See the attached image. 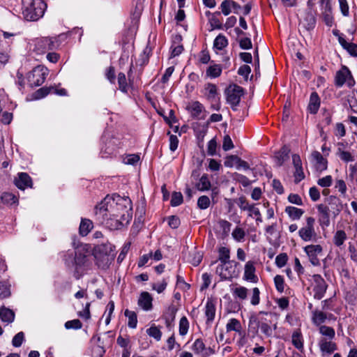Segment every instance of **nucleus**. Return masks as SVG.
Listing matches in <instances>:
<instances>
[{
  "instance_id": "obj_1",
  "label": "nucleus",
  "mask_w": 357,
  "mask_h": 357,
  "mask_svg": "<svg viewBox=\"0 0 357 357\" xmlns=\"http://www.w3.org/2000/svg\"><path fill=\"white\" fill-rule=\"evenodd\" d=\"M86 246H79L74 252L68 251L63 256L66 266L74 268L73 275L76 279H79L92 266L93 256Z\"/></svg>"
},
{
  "instance_id": "obj_2",
  "label": "nucleus",
  "mask_w": 357,
  "mask_h": 357,
  "mask_svg": "<svg viewBox=\"0 0 357 357\" xmlns=\"http://www.w3.org/2000/svg\"><path fill=\"white\" fill-rule=\"evenodd\" d=\"M96 206L106 207L110 216L119 217L124 222L129 223L132 219V202L128 197L119 195L113 198L107 197Z\"/></svg>"
},
{
  "instance_id": "obj_3",
  "label": "nucleus",
  "mask_w": 357,
  "mask_h": 357,
  "mask_svg": "<svg viewBox=\"0 0 357 357\" xmlns=\"http://www.w3.org/2000/svg\"><path fill=\"white\" fill-rule=\"evenodd\" d=\"M104 206H96L95 208V219L100 225L111 229H120L123 226L127 225L128 222H124L119 217L110 216L107 212V208Z\"/></svg>"
},
{
  "instance_id": "obj_4",
  "label": "nucleus",
  "mask_w": 357,
  "mask_h": 357,
  "mask_svg": "<svg viewBox=\"0 0 357 357\" xmlns=\"http://www.w3.org/2000/svg\"><path fill=\"white\" fill-rule=\"evenodd\" d=\"M47 8L45 1H22V15L28 21H36L43 16Z\"/></svg>"
},
{
  "instance_id": "obj_5",
  "label": "nucleus",
  "mask_w": 357,
  "mask_h": 357,
  "mask_svg": "<svg viewBox=\"0 0 357 357\" xmlns=\"http://www.w3.org/2000/svg\"><path fill=\"white\" fill-rule=\"evenodd\" d=\"M49 70L44 66H37L31 71L27 73L26 79L29 86L31 88L42 85L47 75Z\"/></svg>"
},
{
  "instance_id": "obj_6",
  "label": "nucleus",
  "mask_w": 357,
  "mask_h": 357,
  "mask_svg": "<svg viewBox=\"0 0 357 357\" xmlns=\"http://www.w3.org/2000/svg\"><path fill=\"white\" fill-rule=\"evenodd\" d=\"M238 263L235 261L220 264L216 268V273L222 280H231L238 276Z\"/></svg>"
},
{
  "instance_id": "obj_7",
  "label": "nucleus",
  "mask_w": 357,
  "mask_h": 357,
  "mask_svg": "<svg viewBox=\"0 0 357 357\" xmlns=\"http://www.w3.org/2000/svg\"><path fill=\"white\" fill-rule=\"evenodd\" d=\"M59 46L58 40L56 38H40L35 40L33 50L38 54H42L47 51L56 49Z\"/></svg>"
},
{
  "instance_id": "obj_8",
  "label": "nucleus",
  "mask_w": 357,
  "mask_h": 357,
  "mask_svg": "<svg viewBox=\"0 0 357 357\" xmlns=\"http://www.w3.org/2000/svg\"><path fill=\"white\" fill-rule=\"evenodd\" d=\"M315 219L313 217L306 218V225L298 230V236L304 241H315L317 234L314 229Z\"/></svg>"
},
{
  "instance_id": "obj_9",
  "label": "nucleus",
  "mask_w": 357,
  "mask_h": 357,
  "mask_svg": "<svg viewBox=\"0 0 357 357\" xmlns=\"http://www.w3.org/2000/svg\"><path fill=\"white\" fill-rule=\"evenodd\" d=\"M344 84H347L349 87H352L355 84V81L349 69L347 66H343L340 70L336 73L335 84L337 87H341Z\"/></svg>"
},
{
  "instance_id": "obj_10",
  "label": "nucleus",
  "mask_w": 357,
  "mask_h": 357,
  "mask_svg": "<svg viewBox=\"0 0 357 357\" xmlns=\"http://www.w3.org/2000/svg\"><path fill=\"white\" fill-rule=\"evenodd\" d=\"M237 204L241 211H247L249 212L248 216L252 218L253 215L256 218V222L258 225L262 222V217L259 209L256 207L255 204H250L247 199L244 197H240L238 199Z\"/></svg>"
},
{
  "instance_id": "obj_11",
  "label": "nucleus",
  "mask_w": 357,
  "mask_h": 357,
  "mask_svg": "<svg viewBox=\"0 0 357 357\" xmlns=\"http://www.w3.org/2000/svg\"><path fill=\"white\" fill-rule=\"evenodd\" d=\"M227 101L233 108L236 107L241 100V96L243 95V89L236 84L229 86L226 91Z\"/></svg>"
},
{
  "instance_id": "obj_12",
  "label": "nucleus",
  "mask_w": 357,
  "mask_h": 357,
  "mask_svg": "<svg viewBox=\"0 0 357 357\" xmlns=\"http://www.w3.org/2000/svg\"><path fill=\"white\" fill-rule=\"evenodd\" d=\"M312 1H307L308 10L305 13L303 18L300 20V24L308 31L313 30L317 23L316 13L312 10Z\"/></svg>"
},
{
  "instance_id": "obj_13",
  "label": "nucleus",
  "mask_w": 357,
  "mask_h": 357,
  "mask_svg": "<svg viewBox=\"0 0 357 357\" xmlns=\"http://www.w3.org/2000/svg\"><path fill=\"white\" fill-rule=\"evenodd\" d=\"M312 278L314 282L313 296L317 300H321L326 294L328 284L320 275L315 274L312 276Z\"/></svg>"
},
{
  "instance_id": "obj_14",
  "label": "nucleus",
  "mask_w": 357,
  "mask_h": 357,
  "mask_svg": "<svg viewBox=\"0 0 357 357\" xmlns=\"http://www.w3.org/2000/svg\"><path fill=\"white\" fill-rule=\"evenodd\" d=\"M318 212V222L322 229L329 227L331 224V209L326 204H320L317 206Z\"/></svg>"
},
{
  "instance_id": "obj_15",
  "label": "nucleus",
  "mask_w": 357,
  "mask_h": 357,
  "mask_svg": "<svg viewBox=\"0 0 357 357\" xmlns=\"http://www.w3.org/2000/svg\"><path fill=\"white\" fill-rule=\"evenodd\" d=\"M191 349L195 355L201 356V357H208L215 354V350L210 347H207L202 338L195 340L191 346Z\"/></svg>"
},
{
  "instance_id": "obj_16",
  "label": "nucleus",
  "mask_w": 357,
  "mask_h": 357,
  "mask_svg": "<svg viewBox=\"0 0 357 357\" xmlns=\"http://www.w3.org/2000/svg\"><path fill=\"white\" fill-rule=\"evenodd\" d=\"M322 250L323 248L320 245H308L304 248V251L313 266H319L320 264L318 256L322 252Z\"/></svg>"
},
{
  "instance_id": "obj_17",
  "label": "nucleus",
  "mask_w": 357,
  "mask_h": 357,
  "mask_svg": "<svg viewBox=\"0 0 357 357\" xmlns=\"http://www.w3.org/2000/svg\"><path fill=\"white\" fill-rule=\"evenodd\" d=\"M256 268L255 266V261H248L245 264L243 279L246 281L257 283L258 282V277L255 274Z\"/></svg>"
},
{
  "instance_id": "obj_18",
  "label": "nucleus",
  "mask_w": 357,
  "mask_h": 357,
  "mask_svg": "<svg viewBox=\"0 0 357 357\" xmlns=\"http://www.w3.org/2000/svg\"><path fill=\"white\" fill-rule=\"evenodd\" d=\"M100 255L110 257V258L114 259V254L113 245L111 243H102L96 246L93 252V257H101Z\"/></svg>"
},
{
  "instance_id": "obj_19",
  "label": "nucleus",
  "mask_w": 357,
  "mask_h": 357,
  "mask_svg": "<svg viewBox=\"0 0 357 357\" xmlns=\"http://www.w3.org/2000/svg\"><path fill=\"white\" fill-rule=\"evenodd\" d=\"M15 185L21 190L32 187V179L27 173L20 172L15 178Z\"/></svg>"
},
{
  "instance_id": "obj_20",
  "label": "nucleus",
  "mask_w": 357,
  "mask_h": 357,
  "mask_svg": "<svg viewBox=\"0 0 357 357\" xmlns=\"http://www.w3.org/2000/svg\"><path fill=\"white\" fill-rule=\"evenodd\" d=\"M50 93H54L59 96H66L67 91L65 89H58L55 86L42 87L36 92V98H44Z\"/></svg>"
},
{
  "instance_id": "obj_21",
  "label": "nucleus",
  "mask_w": 357,
  "mask_h": 357,
  "mask_svg": "<svg viewBox=\"0 0 357 357\" xmlns=\"http://www.w3.org/2000/svg\"><path fill=\"white\" fill-rule=\"evenodd\" d=\"M216 311L215 301L212 298H208L205 305V316L206 324H211L215 318Z\"/></svg>"
},
{
  "instance_id": "obj_22",
  "label": "nucleus",
  "mask_w": 357,
  "mask_h": 357,
  "mask_svg": "<svg viewBox=\"0 0 357 357\" xmlns=\"http://www.w3.org/2000/svg\"><path fill=\"white\" fill-rule=\"evenodd\" d=\"M312 162H314L315 168L317 171L322 172L327 169V160L317 151H314L311 154Z\"/></svg>"
},
{
  "instance_id": "obj_23",
  "label": "nucleus",
  "mask_w": 357,
  "mask_h": 357,
  "mask_svg": "<svg viewBox=\"0 0 357 357\" xmlns=\"http://www.w3.org/2000/svg\"><path fill=\"white\" fill-rule=\"evenodd\" d=\"M153 298L147 291H142L138 299V305L145 311L151 310L153 307Z\"/></svg>"
},
{
  "instance_id": "obj_24",
  "label": "nucleus",
  "mask_w": 357,
  "mask_h": 357,
  "mask_svg": "<svg viewBox=\"0 0 357 357\" xmlns=\"http://www.w3.org/2000/svg\"><path fill=\"white\" fill-rule=\"evenodd\" d=\"M324 204H326L329 206L331 213H332L334 217H336L341 211L340 201L336 197L331 196L328 197L326 199Z\"/></svg>"
},
{
  "instance_id": "obj_25",
  "label": "nucleus",
  "mask_w": 357,
  "mask_h": 357,
  "mask_svg": "<svg viewBox=\"0 0 357 357\" xmlns=\"http://www.w3.org/2000/svg\"><path fill=\"white\" fill-rule=\"evenodd\" d=\"M320 98L317 92H312L310 94L309 104L307 106L308 111L312 114H315L317 113L319 107H320Z\"/></svg>"
},
{
  "instance_id": "obj_26",
  "label": "nucleus",
  "mask_w": 357,
  "mask_h": 357,
  "mask_svg": "<svg viewBox=\"0 0 357 357\" xmlns=\"http://www.w3.org/2000/svg\"><path fill=\"white\" fill-rule=\"evenodd\" d=\"M319 348L321 352L331 354L337 349V345L332 340H328L326 338H321L319 342Z\"/></svg>"
},
{
  "instance_id": "obj_27",
  "label": "nucleus",
  "mask_w": 357,
  "mask_h": 357,
  "mask_svg": "<svg viewBox=\"0 0 357 357\" xmlns=\"http://www.w3.org/2000/svg\"><path fill=\"white\" fill-rule=\"evenodd\" d=\"M260 327V320L256 314H252L248 321V333H251L252 337H255Z\"/></svg>"
},
{
  "instance_id": "obj_28",
  "label": "nucleus",
  "mask_w": 357,
  "mask_h": 357,
  "mask_svg": "<svg viewBox=\"0 0 357 357\" xmlns=\"http://www.w3.org/2000/svg\"><path fill=\"white\" fill-rule=\"evenodd\" d=\"M182 37L180 35H176L173 38L172 45L171 46V57L178 56L183 51V46L181 44Z\"/></svg>"
},
{
  "instance_id": "obj_29",
  "label": "nucleus",
  "mask_w": 357,
  "mask_h": 357,
  "mask_svg": "<svg viewBox=\"0 0 357 357\" xmlns=\"http://www.w3.org/2000/svg\"><path fill=\"white\" fill-rule=\"evenodd\" d=\"M328 319V314L323 311L315 310L312 312V321L317 326H323L326 320Z\"/></svg>"
},
{
  "instance_id": "obj_30",
  "label": "nucleus",
  "mask_w": 357,
  "mask_h": 357,
  "mask_svg": "<svg viewBox=\"0 0 357 357\" xmlns=\"http://www.w3.org/2000/svg\"><path fill=\"white\" fill-rule=\"evenodd\" d=\"M205 90V96L207 99L211 102L219 98L218 93V89L215 84L208 83L204 88Z\"/></svg>"
},
{
  "instance_id": "obj_31",
  "label": "nucleus",
  "mask_w": 357,
  "mask_h": 357,
  "mask_svg": "<svg viewBox=\"0 0 357 357\" xmlns=\"http://www.w3.org/2000/svg\"><path fill=\"white\" fill-rule=\"evenodd\" d=\"M222 71V68L221 65L211 64L207 68L206 75L211 79L217 78L221 75Z\"/></svg>"
},
{
  "instance_id": "obj_32",
  "label": "nucleus",
  "mask_w": 357,
  "mask_h": 357,
  "mask_svg": "<svg viewBox=\"0 0 357 357\" xmlns=\"http://www.w3.org/2000/svg\"><path fill=\"white\" fill-rule=\"evenodd\" d=\"M284 211L292 220H299L305 213L303 209L291 206H287Z\"/></svg>"
},
{
  "instance_id": "obj_33",
  "label": "nucleus",
  "mask_w": 357,
  "mask_h": 357,
  "mask_svg": "<svg viewBox=\"0 0 357 357\" xmlns=\"http://www.w3.org/2000/svg\"><path fill=\"white\" fill-rule=\"evenodd\" d=\"M187 109L193 118L197 119L202 112L204 106L199 101H194L187 107Z\"/></svg>"
},
{
  "instance_id": "obj_34",
  "label": "nucleus",
  "mask_w": 357,
  "mask_h": 357,
  "mask_svg": "<svg viewBox=\"0 0 357 357\" xmlns=\"http://www.w3.org/2000/svg\"><path fill=\"white\" fill-rule=\"evenodd\" d=\"M289 150L287 147L283 146L275 153V159L277 165L281 166L289 158Z\"/></svg>"
},
{
  "instance_id": "obj_35",
  "label": "nucleus",
  "mask_w": 357,
  "mask_h": 357,
  "mask_svg": "<svg viewBox=\"0 0 357 357\" xmlns=\"http://www.w3.org/2000/svg\"><path fill=\"white\" fill-rule=\"evenodd\" d=\"M322 18L328 26L331 27L333 25V17L329 1H326L325 4V10L322 13Z\"/></svg>"
},
{
  "instance_id": "obj_36",
  "label": "nucleus",
  "mask_w": 357,
  "mask_h": 357,
  "mask_svg": "<svg viewBox=\"0 0 357 357\" xmlns=\"http://www.w3.org/2000/svg\"><path fill=\"white\" fill-rule=\"evenodd\" d=\"M347 239V235L344 230H337L334 234L333 242L337 247L340 248L344 245L345 241Z\"/></svg>"
},
{
  "instance_id": "obj_37",
  "label": "nucleus",
  "mask_w": 357,
  "mask_h": 357,
  "mask_svg": "<svg viewBox=\"0 0 357 357\" xmlns=\"http://www.w3.org/2000/svg\"><path fill=\"white\" fill-rule=\"evenodd\" d=\"M211 187V183L208 176L206 174H203L199 178V182L196 184V188L199 191L208 190Z\"/></svg>"
},
{
  "instance_id": "obj_38",
  "label": "nucleus",
  "mask_w": 357,
  "mask_h": 357,
  "mask_svg": "<svg viewBox=\"0 0 357 357\" xmlns=\"http://www.w3.org/2000/svg\"><path fill=\"white\" fill-rule=\"evenodd\" d=\"M93 228V222L89 219H82L79 225V234L82 236H86Z\"/></svg>"
},
{
  "instance_id": "obj_39",
  "label": "nucleus",
  "mask_w": 357,
  "mask_h": 357,
  "mask_svg": "<svg viewBox=\"0 0 357 357\" xmlns=\"http://www.w3.org/2000/svg\"><path fill=\"white\" fill-rule=\"evenodd\" d=\"M15 319V312L8 308L1 307V321L12 323Z\"/></svg>"
},
{
  "instance_id": "obj_40",
  "label": "nucleus",
  "mask_w": 357,
  "mask_h": 357,
  "mask_svg": "<svg viewBox=\"0 0 357 357\" xmlns=\"http://www.w3.org/2000/svg\"><path fill=\"white\" fill-rule=\"evenodd\" d=\"M146 332L149 337L154 338L158 342L162 338V333L160 328L155 324L151 325L150 328H147Z\"/></svg>"
},
{
  "instance_id": "obj_41",
  "label": "nucleus",
  "mask_w": 357,
  "mask_h": 357,
  "mask_svg": "<svg viewBox=\"0 0 357 357\" xmlns=\"http://www.w3.org/2000/svg\"><path fill=\"white\" fill-rule=\"evenodd\" d=\"M241 328L242 326L241 322L234 318L229 319L226 325L227 332L236 331L237 333H240Z\"/></svg>"
},
{
  "instance_id": "obj_42",
  "label": "nucleus",
  "mask_w": 357,
  "mask_h": 357,
  "mask_svg": "<svg viewBox=\"0 0 357 357\" xmlns=\"http://www.w3.org/2000/svg\"><path fill=\"white\" fill-rule=\"evenodd\" d=\"M319 332L322 335L326 337L328 340H333L335 336V330L330 326H327L325 325L320 326L319 328Z\"/></svg>"
},
{
  "instance_id": "obj_43",
  "label": "nucleus",
  "mask_w": 357,
  "mask_h": 357,
  "mask_svg": "<svg viewBox=\"0 0 357 357\" xmlns=\"http://www.w3.org/2000/svg\"><path fill=\"white\" fill-rule=\"evenodd\" d=\"M296 1H273L268 2V6L272 10L275 9L277 8H288V7H294L296 6Z\"/></svg>"
},
{
  "instance_id": "obj_44",
  "label": "nucleus",
  "mask_w": 357,
  "mask_h": 357,
  "mask_svg": "<svg viewBox=\"0 0 357 357\" xmlns=\"http://www.w3.org/2000/svg\"><path fill=\"white\" fill-rule=\"evenodd\" d=\"M230 250L228 248L220 247L218 249V260L220 264L230 261Z\"/></svg>"
},
{
  "instance_id": "obj_45",
  "label": "nucleus",
  "mask_w": 357,
  "mask_h": 357,
  "mask_svg": "<svg viewBox=\"0 0 357 357\" xmlns=\"http://www.w3.org/2000/svg\"><path fill=\"white\" fill-rule=\"evenodd\" d=\"M100 257H93L96 259V263L99 268L102 269L107 268L113 259L103 255H100Z\"/></svg>"
},
{
  "instance_id": "obj_46",
  "label": "nucleus",
  "mask_w": 357,
  "mask_h": 357,
  "mask_svg": "<svg viewBox=\"0 0 357 357\" xmlns=\"http://www.w3.org/2000/svg\"><path fill=\"white\" fill-rule=\"evenodd\" d=\"M117 79L119 90L124 93H128V86L126 75L123 73H119Z\"/></svg>"
},
{
  "instance_id": "obj_47",
  "label": "nucleus",
  "mask_w": 357,
  "mask_h": 357,
  "mask_svg": "<svg viewBox=\"0 0 357 357\" xmlns=\"http://www.w3.org/2000/svg\"><path fill=\"white\" fill-rule=\"evenodd\" d=\"M125 316L128 318V327L131 328H135L137 324V318L136 313L135 312L126 310L125 311Z\"/></svg>"
},
{
  "instance_id": "obj_48",
  "label": "nucleus",
  "mask_w": 357,
  "mask_h": 357,
  "mask_svg": "<svg viewBox=\"0 0 357 357\" xmlns=\"http://www.w3.org/2000/svg\"><path fill=\"white\" fill-rule=\"evenodd\" d=\"M261 332L264 334L266 337H271L273 335V330L276 328V325H274L273 328L266 321L260 320Z\"/></svg>"
},
{
  "instance_id": "obj_49",
  "label": "nucleus",
  "mask_w": 357,
  "mask_h": 357,
  "mask_svg": "<svg viewBox=\"0 0 357 357\" xmlns=\"http://www.w3.org/2000/svg\"><path fill=\"white\" fill-rule=\"evenodd\" d=\"M189 329V321L186 317H182L179 321V335L181 336L185 335Z\"/></svg>"
},
{
  "instance_id": "obj_50",
  "label": "nucleus",
  "mask_w": 357,
  "mask_h": 357,
  "mask_svg": "<svg viewBox=\"0 0 357 357\" xmlns=\"http://www.w3.org/2000/svg\"><path fill=\"white\" fill-rule=\"evenodd\" d=\"M214 47H216L218 50H222L228 45V40L227 38L222 35L219 34L214 40Z\"/></svg>"
},
{
  "instance_id": "obj_51",
  "label": "nucleus",
  "mask_w": 357,
  "mask_h": 357,
  "mask_svg": "<svg viewBox=\"0 0 357 357\" xmlns=\"http://www.w3.org/2000/svg\"><path fill=\"white\" fill-rule=\"evenodd\" d=\"M18 202L17 197L10 192H4L1 195V203L12 205Z\"/></svg>"
},
{
  "instance_id": "obj_52",
  "label": "nucleus",
  "mask_w": 357,
  "mask_h": 357,
  "mask_svg": "<svg viewBox=\"0 0 357 357\" xmlns=\"http://www.w3.org/2000/svg\"><path fill=\"white\" fill-rule=\"evenodd\" d=\"M231 159L236 160V167L237 169L248 170L250 169V165L237 155H231Z\"/></svg>"
},
{
  "instance_id": "obj_53",
  "label": "nucleus",
  "mask_w": 357,
  "mask_h": 357,
  "mask_svg": "<svg viewBox=\"0 0 357 357\" xmlns=\"http://www.w3.org/2000/svg\"><path fill=\"white\" fill-rule=\"evenodd\" d=\"M177 311H178L177 307L174 304H171L166 309V310L163 314V318H169V319H175L176 314Z\"/></svg>"
},
{
  "instance_id": "obj_54",
  "label": "nucleus",
  "mask_w": 357,
  "mask_h": 357,
  "mask_svg": "<svg viewBox=\"0 0 357 357\" xmlns=\"http://www.w3.org/2000/svg\"><path fill=\"white\" fill-rule=\"evenodd\" d=\"M291 342H292L293 345L298 349L303 348V341H302V335H301V333H299V332L296 331L292 334Z\"/></svg>"
},
{
  "instance_id": "obj_55",
  "label": "nucleus",
  "mask_w": 357,
  "mask_h": 357,
  "mask_svg": "<svg viewBox=\"0 0 357 357\" xmlns=\"http://www.w3.org/2000/svg\"><path fill=\"white\" fill-rule=\"evenodd\" d=\"M248 289L245 287H238L234 289V296L241 299L245 300L248 296Z\"/></svg>"
},
{
  "instance_id": "obj_56",
  "label": "nucleus",
  "mask_w": 357,
  "mask_h": 357,
  "mask_svg": "<svg viewBox=\"0 0 357 357\" xmlns=\"http://www.w3.org/2000/svg\"><path fill=\"white\" fill-rule=\"evenodd\" d=\"M210 199L206 195H202L197 200V206L202 210L206 209L210 206Z\"/></svg>"
},
{
  "instance_id": "obj_57",
  "label": "nucleus",
  "mask_w": 357,
  "mask_h": 357,
  "mask_svg": "<svg viewBox=\"0 0 357 357\" xmlns=\"http://www.w3.org/2000/svg\"><path fill=\"white\" fill-rule=\"evenodd\" d=\"M274 283L278 291L282 293L284 289V280L282 275H277L274 278Z\"/></svg>"
},
{
  "instance_id": "obj_58",
  "label": "nucleus",
  "mask_w": 357,
  "mask_h": 357,
  "mask_svg": "<svg viewBox=\"0 0 357 357\" xmlns=\"http://www.w3.org/2000/svg\"><path fill=\"white\" fill-rule=\"evenodd\" d=\"M82 327V324L79 319H73L68 321L65 323V328L66 329H80Z\"/></svg>"
},
{
  "instance_id": "obj_59",
  "label": "nucleus",
  "mask_w": 357,
  "mask_h": 357,
  "mask_svg": "<svg viewBox=\"0 0 357 357\" xmlns=\"http://www.w3.org/2000/svg\"><path fill=\"white\" fill-rule=\"evenodd\" d=\"M183 195L180 192H174L172 195L171 205L172 206H177L182 204Z\"/></svg>"
},
{
  "instance_id": "obj_60",
  "label": "nucleus",
  "mask_w": 357,
  "mask_h": 357,
  "mask_svg": "<svg viewBox=\"0 0 357 357\" xmlns=\"http://www.w3.org/2000/svg\"><path fill=\"white\" fill-rule=\"evenodd\" d=\"M232 237L238 242L242 241L244 239L245 233L244 230L241 227H236L232 231Z\"/></svg>"
},
{
  "instance_id": "obj_61",
  "label": "nucleus",
  "mask_w": 357,
  "mask_h": 357,
  "mask_svg": "<svg viewBox=\"0 0 357 357\" xmlns=\"http://www.w3.org/2000/svg\"><path fill=\"white\" fill-rule=\"evenodd\" d=\"M259 295H260V291H259V288L254 287L252 289V296H251V299H250V303L252 305H257L259 303V302H260Z\"/></svg>"
},
{
  "instance_id": "obj_62",
  "label": "nucleus",
  "mask_w": 357,
  "mask_h": 357,
  "mask_svg": "<svg viewBox=\"0 0 357 357\" xmlns=\"http://www.w3.org/2000/svg\"><path fill=\"white\" fill-rule=\"evenodd\" d=\"M234 179L238 183L242 184L243 187H248L251 184L250 180L247 176L241 174H236Z\"/></svg>"
},
{
  "instance_id": "obj_63",
  "label": "nucleus",
  "mask_w": 357,
  "mask_h": 357,
  "mask_svg": "<svg viewBox=\"0 0 357 357\" xmlns=\"http://www.w3.org/2000/svg\"><path fill=\"white\" fill-rule=\"evenodd\" d=\"M287 260V255L286 253H281L276 257L275 264L278 267L282 268L286 265Z\"/></svg>"
},
{
  "instance_id": "obj_64",
  "label": "nucleus",
  "mask_w": 357,
  "mask_h": 357,
  "mask_svg": "<svg viewBox=\"0 0 357 357\" xmlns=\"http://www.w3.org/2000/svg\"><path fill=\"white\" fill-rule=\"evenodd\" d=\"M24 339V334L23 332L17 333L12 340V344L15 347H19L22 345Z\"/></svg>"
}]
</instances>
